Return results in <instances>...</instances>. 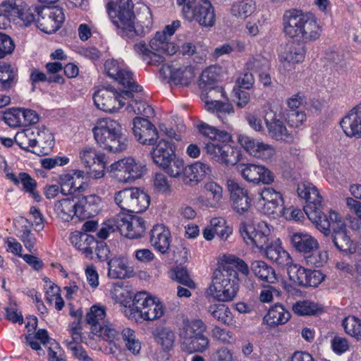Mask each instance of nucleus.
Listing matches in <instances>:
<instances>
[{"label":"nucleus","mask_w":361,"mask_h":361,"mask_svg":"<svg viewBox=\"0 0 361 361\" xmlns=\"http://www.w3.org/2000/svg\"><path fill=\"white\" fill-rule=\"evenodd\" d=\"M106 10L123 37L133 38L144 36L150 31L152 22L147 24L135 23L133 4L130 0H105Z\"/></svg>","instance_id":"obj_1"},{"label":"nucleus","mask_w":361,"mask_h":361,"mask_svg":"<svg viewBox=\"0 0 361 361\" xmlns=\"http://www.w3.org/2000/svg\"><path fill=\"white\" fill-rule=\"evenodd\" d=\"M199 130L210 141L205 144V150L210 159L222 164L233 166L240 159V151L228 142L231 140L229 133L219 130L207 123L199 126Z\"/></svg>","instance_id":"obj_2"},{"label":"nucleus","mask_w":361,"mask_h":361,"mask_svg":"<svg viewBox=\"0 0 361 361\" xmlns=\"http://www.w3.org/2000/svg\"><path fill=\"white\" fill-rule=\"evenodd\" d=\"M96 142L104 149L121 152L126 149L128 138L118 121L110 118H99L92 128Z\"/></svg>","instance_id":"obj_3"},{"label":"nucleus","mask_w":361,"mask_h":361,"mask_svg":"<svg viewBox=\"0 0 361 361\" xmlns=\"http://www.w3.org/2000/svg\"><path fill=\"white\" fill-rule=\"evenodd\" d=\"M238 290V278L236 271L220 262L214 272L207 293L219 301L228 302L235 297Z\"/></svg>","instance_id":"obj_4"},{"label":"nucleus","mask_w":361,"mask_h":361,"mask_svg":"<svg viewBox=\"0 0 361 361\" xmlns=\"http://www.w3.org/2000/svg\"><path fill=\"white\" fill-rule=\"evenodd\" d=\"M124 314L129 319L152 321L161 317L164 312L160 300L147 292H140L135 295L132 305L126 307Z\"/></svg>","instance_id":"obj_5"},{"label":"nucleus","mask_w":361,"mask_h":361,"mask_svg":"<svg viewBox=\"0 0 361 361\" xmlns=\"http://www.w3.org/2000/svg\"><path fill=\"white\" fill-rule=\"evenodd\" d=\"M149 49L144 41H140L133 46L135 53L145 63L152 66H159L164 57L161 53L173 55L177 47L169 39L165 37L164 33L157 32L154 37L149 41Z\"/></svg>","instance_id":"obj_6"},{"label":"nucleus","mask_w":361,"mask_h":361,"mask_svg":"<svg viewBox=\"0 0 361 361\" xmlns=\"http://www.w3.org/2000/svg\"><path fill=\"white\" fill-rule=\"evenodd\" d=\"M314 224L324 235H328L331 229L332 241L338 250L350 252L355 250L352 240L347 234L346 225L337 212H330L329 217L324 215Z\"/></svg>","instance_id":"obj_7"},{"label":"nucleus","mask_w":361,"mask_h":361,"mask_svg":"<svg viewBox=\"0 0 361 361\" xmlns=\"http://www.w3.org/2000/svg\"><path fill=\"white\" fill-rule=\"evenodd\" d=\"M207 326L201 319L183 321L179 336L188 351L204 352L208 348L209 340L204 335Z\"/></svg>","instance_id":"obj_8"},{"label":"nucleus","mask_w":361,"mask_h":361,"mask_svg":"<svg viewBox=\"0 0 361 361\" xmlns=\"http://www.w3.org/2000/svg\"><path fill=\"white\" fill-rule=\"evenodd\" d=\"M272 229L273 227L265 221L255 224L245 221L240 224L239 231L247 245L262 251L269 243Z\"/></svg>","instance_id":"obj_9"},{"label":"nucleus","mask_w":361,"mask_h":361,"mask_svg":"<svg viewBox=\"0 0 361 361\" xmlns=\"http://www.w3.org/2000/svg\"><path fill=\"white\" fill-rule=\"evenodd\" d=\"M130 97L131 92L128 90L118 92L114 88L103 87L94 94L93 101L97 109L112 114L126 105V100Z\"/></svg>","instance_id":"obj_10"},{"label":"nucleus","mask_w":361,"mask_h":361,"mask_svg":"<svg viewBox=\"0 0 361 361\" xmlns=\"http://www.w3.org/2000/svg\"><path fill=\"white\" fill-rule=\"evenodd\" d=\"M298 197L306 201L304 212L312 224L324 216L322 211V197L318 189L310 182H301L298 185Z\"/></svg>","instance_id":"obj_11"},{"label":"nucleus","mask_w":361,"mask_h":361,"mask_svg":"<svg viewBox=\"0 0 361 361\" xmlns=\"http://www.w3.org/2000/svg\"><path fill=\"white\" fill-rule=\"evenodd\" d=\"M104 70L111 78L117 81L124 87L135 93L142 92V87L135 82L133 78V74L128 70V68L123 61L108 59L104 63Z\"/></svg>","instance_id":"obj_12"},{"label":"nucleus","mask_w":361,"mask_h":361,"mask_svg":"<svg viewBox=\"0 0 361 361\" xmlns=\"http://www.w3.org/2000/svg\"><path fill=\"white\" fill-rule=\"evenodd\" d=\"M111 171L122 183H131L140 178L146 172V166L132 157H127L112 164Z\"/></svg>","instance_id":"obj_13"},{"label":"nucleus","mask_w":361,"mask_h":361,"mask_svg":"<svg viewBox=\"0 0 361 361\" xmlns=\"http://www.w3.org/2000/svg\"><path fill=\"white\" fill-rule=\"evenodd\" d=\"M116 224L120 233L130 239L140 238L145 231V221L130 213H120L116 216Z\"/></svg>","instance_id":"obj_14"},{"label":"nucleus","mask_w":361,"mask_h":361,"mask_svg":"<svg viewBox=\"0 0 361 361\" xmlns=\"http://www.w3.org/2000/svg\"><path fill=\"white\" fill-rule=\"evenodd\" d=\"M85 171L80 169H71L59 176L61 192L63 195L82 193L87 190L88 184L84 181Z\"/></svg>","instance_id":"obj_15"},{"label":"nucleus","mask_w":361,"mask_h":361,"mask_svg":"<svg viewBox=\"0 0 361 361\" xmlns=\"http://www.w3.org/2000/svg\"><path fill=\"white\" fill-rule=\"evenodd\" d=\"M0 12L7 16L9 21L19 19L26 26L35 20V16L23 0H8L3 2L0 5Z\"/></svg>","instance_id":"obj_16"},{"label":"nucleus","mask_w":361,"mask_h":361,"mask_svg":"<svg viewBox=\"0 0 361 361\" xmlns=\"http://www.w3.org/2000/svg\"><path fill=\"white\" fill-rule=\"evenodd\" d=\"M238 142L248 154L262 161L271 159L276 153L272 145L246 135H239Z\"/></svg>","instance_id":"obj_17"},{"label":"nucleus","mask_w":361,"mask_h":361,"mask_svg":"<svg viewBox=\"0 0 361 361\" xmlns=\"http://www.w3.org/2000/svg\"><path fill=\"white\" fill-rule=\"evenodd\" d=\"M65 20L62 8H44L38 13L37 27L44 32L51 34L59 29Z\"/></svg>","instance_id":"obj_18"},{"label":"nucleus","mask_w":361,"mask_h":361,"mask_svg":"<svg viewBox=\"0 0 361 361\" xmlns=\"http://www.w3.org/2000/svg\"><path fill=\"white\" fill-rule=\"evenodd\" d=\"M227 188L233 209L240 215L246 214L251 205L247 190L231 179L227 180Z\"/></svg>","instance_id":"obj_19"},{"label":"nucleus","mask_w":361,"mask_h":361,"mask_svg":"<svg viewBox=\"0 0 361 361\" xmlns=\"http://www.w3.org/2000/svg\"><path fill=\"white\" fill-rule=\"evenodd\" d=\"M196 200L201 207L207 209L219 208L223 200V188L213 180L207 181L204 184L202 193Z\"/></svg>","instance_id":"obj_20"},{"label":"nucleus","mask_w":361,"mask_h":361,"mask_svg":"<svg viewBox=\"0 0 361 361\" xmlns=\"http://www.w3.org/2000/svg\"><path fill=\"white\" fill-rule=\"evenodd\" d=\"M78 200L71 197L63 198L54 203V211L58 219L64 222H69L75 218L82 219V210Z\"/></svg>","instance_id":"obj_21"},{"label":"nucleus","mask_w":361,"mask_h":361,"mask_svg":"<svg viewBox=\"0 0 361 361\" xmlns=\"http://www.w3.org/2000/svg\"><path fill=\"white\" fill-rule=\"evenodd\" d=\"M133 130L137 140L142 145H153L158 139L156 128L146 118L135 117Z\"/></svg>","instance_id":"obj_22"},{"label":"nucleus","mask_w":361,"mask_h":361,"mask_svg":"<svg viewBox=\"0 0 361 361\" xmlns=\"http://www.w3.org/2000/svg\"><path fill=\"white\" fill-rule=\"evenodd\" d=\"M307 13L291 9L286 11L283 15V27L286 35L290 38H300Z\"/></svg>","instance_id":"obj_23"},{"label":"nucleus","mask_w":361,"mask_h":361,"mask_svg":"<svg viewBox=\"0 0 361 361\" xmlns=\"http://www.w3.org/2000/svg\"><path fill=\"white\" fill-rule=\"evenodd\" d=\"M121 329L111 322L103 323L99 328H94L93 334L108 343L111 353H115L121 348Z\"/></svg>","instance_id":"obj_24"},{"label":"nucleus","mask_w":361,"mask_h":361,"mask_svg":"<svg viewBox=\"0 0 361 361\" xmlns=\"http://www.w3.org/2000/svg\"><path fill=\"white\" fill-rule=\"evenodd\" d=\"M340 124L346 136L361 137V103L353 107Z\"/></svg>","instance_id":"obj_25"},{"label":"nucleus","mask_w":361,"mask_h":361,"mask_svg":"<svg viewBox=\"0 0 361 361\" xmlns=\"http://www.w3.org/2000/svg\"><path fill=\"white\" fill-rule=\"evenodd\" d=\"M305 56L304 47L298 43L291 42L281 46L279 52V61L283 64L291 66L303 61Z\"/></svg>","instance_id":"obj_26"},{"label":"nucleus","mask_w":361,"mask_h":361,"mask_svg":"<svg viewBox=\"0 0 361 361\" xmlns=\"http://www.w3.org/2000/svg\"><path fill=\"white\" fill-rule=\"evenodd\" d=\"M69 240L77 250L85 257L92 259L93 252L97 245L95 238L86 233L74 231L70 234Z\"/></svg>","instance_id":"obj_27"},{"label":"nucleus","mask_w":361,"mask_h":361,"mask_svg":"<svg viewBox=\"0 0 361 361\" xmlns=\"http://www.w3.org/2000/svg\"><path fill=\"white\" fill-rule=\"evenodd\" d=\"M170 231L163 224H157L150 231L149 242L161 254L167 253L171 244Z\"/></svg>","instance_id":"obj_28"},{"label":"nucleus","mask_w":361,"mask_h":361,"mask_svg":"<svg viewBox=\"0 0 361 361\" xmlns=\"http://www.w3.org/2000/svg\"><path fill=\"white\" fill-rule=\"evenodd\" d=\"M193 14L191 22L196 20L201 26L207 27H212L215 24L214 9L209 0H201L193 10Z\"/></svg>","instance_id":"obj_29"},{"label":"nucleus","mask_w":361,"mask_h":361,"mask_svg":"<svg viewBox=\"0 0 361 361\" xmlns=\"http://www.w3.org/2000/svg\"><path fill=\"white\" fill-rule=\"evenodd\" d=\"M7 179L16 186L21 185L23 190L29 193L36 202L41 200V196L36 190L37 181L28 173L20 172L16 175L13 172H9L7 173Z\"/></svg>","instance_id":"obj_30"},{"label":"nucleus","mask_w":361,"mask_h":361,"mask_svg":"<svg viewBox=\"0 0 361 361\" xmlns=\"http://www.w3.org/2000/svg\"><path fill=\"white\" fill-rule=\"evenodd\" d=\"M175 155L172 143L165 140H161L152 152L154 162L162 169L167 168Z\"/></svg>","instance_id":"obj_31"},{"label":"nucleus","mask_w":361,"mask_h":361,"mask_svg":"<svg viewBox=\"0 0 361 361\" xmlns=\"http://www.w3.org/2000/svg\"><path fill=\"white\" fill-rule=\"evenodd\" d=\"M267 128L269 135L277 140L286 142H292L293 136L288 133L283 123L273 114H267L264 117Z\"/></svg>","instance_id":"obj_32"},{"label":"nucleus","mask_w":361,"mask_h":361,"mask_svg":"<svg viewBox=\"0 0 361 361\" xmlns=\"http://www.w3.org/2000/svg\"><path fill=\"white\" fill-rule=\"evenodd\" d=\"M292 246L300 253L310 254L319 248L318 240L306 232H296L290 237Z\"/></svg>","instance_id":"obj_33"},{"label":"nucleus","mask_w":361,"mask_h":361,"mask_svg":"<svg viewBox=\"0 0 361 361\" xmlns=\"http://www.w3.org/2000/svg\"><path fill=\"white\" fill-rule=\"evenodd\" d=\"M262 250L267 259L279 266H288L292 262L289 253L281 246L280 239L269 243Z\"/></svg>","instance_id":"obj_34"},{"label":"nucleus","mask_w":361,"mask_h":361,"mask_svg":"<svg viewBox=\"0 0 361 361\" xmlns=\"http://www.w3.org/2000/svg\"><path fill=\"white\" fill-rule=\"evenodd\" d=\"M210 172V166L208 164L201 161H196L184 169V182L186 184H197Z\"/></svg>","instance_id":"obj_35"},{"label":"nucleus","mask_w":361,"mask_h":361,"mask_svg":"<svg viewBox=\"0 0 361 361\" xmlns=\"http://www.w3.org/2000/svg\"><path fill=\"white\" fill-rule=\"evenodd\" d=\"M18 80V68L9 63L0 61V91L10 90Z\"/></svg>","instance_id":"obj_36"},{"label":"nucleus","mask_w":361,"mask_h":361,"mask_svg":"<svg viewBox=\"0 0 361 361\" xmlns=\"http://www.w3.org/2000/svg\"><path fill=\"white\" fill-rule=\"evenodd\" d=\"M300 39L304 42L314 41L319 38L322 32V25L319 20L312 13H307Z\"/></svg>","instance_id":"obj_37"},{"label":"nucleus","mask_w":361,"mask_h":361,"mask_svg":"<svg viewBox=\"0 0 361 361\" xmlns=\"http://www.w3.org/2000/svg\"><path fill=\"white\" fill-rule=\"evenodd\" d=\"M217 80V75L213 68L205 69L201 74L199 81L200 88L209 90L207 97H215V94H220L222 97H225V92L221 87L214 86Z\"/></svg>","instance_id":"obj_38"},{"label":"nucleus","mask_w":361,"mask_h":361,"mask_svg":"<svg viewBox=\"0 0 361 361\" xmlns=\"http://www.w3.org/2000/svg\"><path fill=\"white\" fill-rule=\"evenodd\" d=\"M290 318V312L279 304L271 307L263 321L270 327H276L286 324Z\"/></svg>","instance_id":"obj_39"},{"label":"nucleus","mask_w":361,"mask_h":361,"mask_svg":"<svg viewBox=\"0 0 361 361\" xmlns=\"http://www.w3.org/2000/svg\"><path fill=\"white\" fill-rule=\"evenodd\" d=\"M78 202L82 210V220L97 214L102 209V200L96 195L83 196Z\"/></svg>","instance_id":"obj_40"},{"label":"nucleus","mask_w":361,"mask_h":361,"mask_svg":"<svg viewBox=\"0 0 361 361\" xmlns=\"http://www.w3.org/2000/svg\"><path fill=\"white\" fill-rule=\"evenodd\" d=\"M34 130L35 147L40 148V152L44 154L49 153L54 145L53 134L45 127H34Z\"/></svg>","instance_id":"obj_41"},{"label":"nucleus","mask_w":361,"mask_h":361,"mask_svg":"<svg viewBox=\"0 0 361 361\" xmlns=\"http://www.w3.org/2000/svg\"><path fill=\"white\" fill-rule=\"evenodd\" d=\"M250 269L254 275L262 281L270 283H274L277 281L274 269L264 261L256 260L252 262Z\"/></svg>","instance_id":"obj_42"},{"label":"nucleus","mask_w":361,"mask_h":361,"mask_svg":"<svg viewBox=\"0 0 361 361\" xmlns=\"http://www.w3.org/2000/svg\"><path fill=\"white\" fill-rule=\"evenodd\" d=\"M78 158L85 168L90 169L94 164L103 165L105 155L97 152L94 147L86 146L80 149Z\"/></svg>","instance_id":"obj_43"},{"label":"nucleus","mask_w":361,"mask_h":361,"mask_svg":"<svg viewBox=\"0 0 361 361\" xmlns=\"http://www.w3.org/2000/svg\"><path fill=\"white\" fill-rule=\"evenodd\" d=\"M165 68L169 69L171 79L178 85L187 86L195 77L194 69L192 66H183L180 68L164 66L162 69Z\"/></svg>","instance_id":"obj_44"},{"label":"nucleus","mask_w":361,"mask_h":361,"mask_svg":"<svg viewBox=\"0 0 361 361\" xmlns=\"http://www.w3.org/2000/svg\"><path fill=\"white\" fill-rule=\"evenodd\" d=\"M44 282L47 301L50 303L54 302L55 308L57 310H61L64 307V301L60 293V288L48 279H44Z\"/></svg>","instance_id":"obj_45"},{"label":"nucleus","mask_w":361,"mask_h":361,"mask_svg":"<svg viewBox=\"0 0 361 361\" xmlns=\"http://www.w3.org/2000/svg\"><path fill=\"white\" fill-rule=\"evenodd\" d=\"M256 10V4L253 0H240L234 1L231 7V13L237 18L245 19Z\"/></svg>","instance_id":"obj_46"},{"label":"nucleus","mask_w":361,"mask_h":361,"mask_svg":"<svg viewBox=\"0 0 361 361\" xmlns=\"http://www.w3.org/2000/svg\"><path fill=\"white\" fill-rule=\"evenodd\" d=\"M131 92V97L129 100H126V110L128 112H133L135 114H141L145 117L149 118L154 114V109L145 102L142 99H135L133 94V91L128 89Z\"/></svg>","instance_id":"obj_47"},{"label":"nucleus","mask_w":361,"mask_h":361,"mask_svg":"<svg viewBox=\"0 0 361 361\" xmlns=\"http://www.w3.org/2000/svg\"><path fill=\"white\" fill-rule=\"evenodd\" d=\"M108 276L112 279H124L128 276V263L125 257H114L108 262Z\"/></svg>","instance_id":"obj_48"},{"label":"nucleus","mask_w":361,"mask_h":361,"mask_svg":"<svg viewBox=\"0 0 361 361\" xmlns=\"http://www.w3.org/2000/svg\"><path fill=\"white\" fill-rule=\"evenodd\" d=\"M106 317V308L100 305L92 306L89 312L86 315V320L88 324L91 326V331L93 333L94 328H99L103 325L104 318Z\"/></svg>","instance_id":"obj_49"},{"label":"nucleus","mask_w":361,"mask_h":361,"mask_svg":"<svg viewBox=\"0 0 361 361\" xmlns=\"http://www.w3.org/2000/svg\"><path fill=\"white\" fill-rule=\"evenodd\" d=\"M34 128H29L18 132L14 137L16 143L25 151H31L35 147Z\"/></svg>","instance_id":"obj_50"},{"label":"nucleus","mask_w":361,"mask_h":361,"mask_svg":"<svg viewBox=\"0 0 361 361\" xmlns=\"http://www.w3.org/2000/svg\"><path fill=\"white\" fill-rule=\"evenodd\" d=\"M133 192L135 195L133 197L131 213H140L145 211L150 204L149 196L138 188L133 187Z\"/></svg>","instance_id":"obj_51"},{"label":"nucleus","mask_w":361,"mask_h":361,"mask_svg":"<svg viewBox=\"0 0 361 361\" xmlns=\"http://www.w3.org/2000/svg\"><path fill=\"white\" fill-rule=\"evenodd\" d=\"M210 314L219 322L230 324L233 322L232 314L228 306L224 304L211 305L208 309Z\"/></svg>","instance_id":"obj_52"},{"label":"nucleus","mask_w":361,"mask_h":361,"mask_svg":"<svg viewBox=\"0 0 361 361\" xmlns=\"http://www.w3.org/2000/svg\"><path fill=\"white\" fill-rule=\"evenodd\" d=\"M133 195V187L124 188L114 194V202L122 210L131 213Z\"/></svg>","instance_id":"obj_53"},{"label":"nucleus","mask_w":361,"mask_h":361,"mask_svg":"<svg viewBox=\"0 0 361 361\" xmlns=\"http://www.w3.org/2000/svg\"><path fill=\"white\" fill-rule=\"evenodd\" d=\"M345 331L356 340H361V319L355 316L346 317L343 321Z\"/></svg>","instance_id":"obj_54"},{"label":"nucleus","mask_w":361,"mask_h":361,"mask_svg":"<svg viewBox=\"0 0 361 361\" xmlns=\"http://www.w3.org/2000/svg\"><path fill=\"white\" fill-rule=\"evenodd\" d=\"M288 274L290 281L295 285L304 286L307 283V269L296 264L290 263L288 265Z\"/></svg>","instance_id":"obj_55"},{"label":"nucleus","mask_w":361,"mask_h":361,"mask_svg":"<svg viewBox=\"0 0 361 361\" xmlns=\"http://www.w3.org/2000/svg\"><path fill=\"white\" fill-rule=\"evenodd\" d=\"M205 109L209 111L216 112L220 119L226 114H233L234 113L233 107L231 104L222 103L213 99L205 101Z\"/></svg>","instance_id":"obj_56"},{"label":"nucleus","mask_w":361,"mask_h":361,"mask_svg":"<svg viewBox=\"0 0 361 361\" xmlns=\"http://www.w3.org/2000/svg\"><path fill=\"white\" fill-rule=\"evenodd\" d=\"M221 262L229 268L238 269V271L245 276H247L250 273L248 265L243 259L234 255H225L222 257Z\"/></svg>","instance_id":"obj_57"},{"label":"nucleus","mask_w":361,"mask_h":361,"mask_svg":"<svg viewBox=\"0 0 361 361\" xmlns=\"http://www.w3.org/2000/svg\"><path fill=\"white\" fill-rule=\"evenodd\" d=\"M293 311L298 315L315 314L320 311L318 305L309 300H302L295 302L293 305Z\"/></svg>","instance_id":"obj_58"},{"label":"nucleus","mask_w":361,"mask_h":361,"mask_svg":"<svg viewBox=\"0 0 361 361\" xmlns=\"http://www.w3.org/2000/svg\"><path fill=\"white\" fill-rule=\"evenodd\" d=\"M17 235L24 244L25 248L32 252L36 245L37 239L31 232L30 226L27 224L23 225Z\"/></svg>","instance_id":"obj_59"},{"label":"nucleus","mask_w":361,"mask_h":361,"mask_svg":"<svg viewBox=\"0 0 361 361\" xmlns=\"http://www.w3.org/2000/svg\"><path fill=\"white\" fill-rule=\"evenodd\" d=\"M259 165L253 164H241L237 166L238 171L242 177L250 183H255Z\"/></svg>","instance_id":"obj_60"},{"label":"nucleus","mask_w":361,"mask_h":361,"mask_svg":"<svg viewBox=\"0 0 361 361\" xmlns=\"http://www.w3.org/2000/svg\"><path fill=\"white\" fill-rule=\"evenodd\" d=\"M175 339L174 333L169 329H162L157 333L156 341L164 350H170Z\"/></svg>","instance_id":"obj_61"},{"label":"nucleus","mask_w":361,"mask_h":361,"mask_svg":"<svg viewBox=\"0 0 361 361\" xmlns=\"http://www.w3.org/2000/svg\"><path fill=\"white\" fill-rule=\"evenodd\" d=\"M269 61L259 54L253 56L245 64L247 70L260 72L266 71L269 68Z\"/></svg>","instance_id":"obj_62"},{"label":"nucleus","mask_w":361,"mask_h":361,"mask_svg":"<svg viewBox=\"0 0 361 361\" xmlns=\"http://www.w3.org/2000/svg\"><path fill=\"white\" fill-rule=\"evenodd\" d=\"M154 190L157 192L169 195L171 192V185L166 176L162 173H156L153 179Z\"/></svg>","instance_id":"obj_63"},{"label":"nucleus","mask_w":361,"mask_h":361,"mask_svg":"<svg viewBox=\"0 0 361 361\" xmlns=\"http://www.w3.org/2000/svg\"><path fill=\"white\" fill-rule=\"evenodd\" d=\"M305 257V263L310 266H314L316 267H322L327 262L328 253L326 251H318L310 252Z\"/></svg>","instance_id":"obj_64"}]
</instances>
